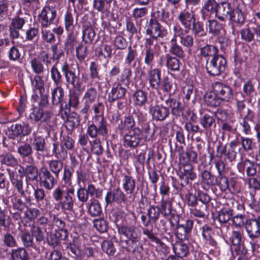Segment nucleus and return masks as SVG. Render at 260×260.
<instances>
[{
	"label": "nucleus",
	"instance_id": "nucleus-40",
	"mask_svg": "<svg viewBox=\"0 0 260 260\" xmlns=\"http://www.w3.org/2000/svg\"><path fill=\"white\" fill-rule=\"evenodd\" d=\"M204 101L206 104L210 107L219 106L221 102L213 90L206 93L204 95Z\"/></svg>",
	"mask_w": 260,
	"mask_h": 260
},
{
	"label": "nucleus",
	"instance_id": "nucleus-12",
	"mask_svg": "<svg viewBox=\"0 0 260 260\" xmlns=\"http://www.w3.org/2000/svg\"><path fill=\"white\" fill-rule=\"evenodd\" d=\"M215 168L218 171V176L215 179V184H216L221 190L225 191L229 189V179L224 175L225 169V162L220 160L215 161Z\"/></svg>",
	"mask_w": 260,
	"mask_h": 260
},
{
	"label": "nucleus",
	"instance_id": "nucleus-29",
	"mask_svg": "<svg viewBox=\"0 0 260 260\" xmlns=\"http://www.w3.org/2000/svg\"><path fill=\"white\" fill-rule=\"evenodd\" d=\"M199 176L201 178V184L205 189L208 190L215 185V176L207 170L201 172Z\"/></svg>",
	"mask_w": 260,
	"mask_h": 260
},
{
	"label": "nucleus",
	"instance_id": "nucleus-63",
	"mask_svg": "<svg viewBox=\"0 0 260 260\" xmlns=\"http://www.w3.org/2000/svg\"><path fill=\"white\" fill-rule=\"evenodd\" d=\"M192 29L193 34L196 36H205L207 35V31L206 29L205 30L203 26V24L200 21H194V23H192Z\"/></svg>",
	"mask_w": 260,
	"mask_h": 260
},
{
	"label": "nucleus",
	"instance_id": "nucleus-62",
	"mask_svg": "<svg viewBox=\"0 0 260 260\" xmlns=\"http://www.w3.org/2000/svg\"><path fill=\"white\" fill-rule=\"evenodd\" d=\"M51 77L56 85H61L62 82V77L56 65H53L50 70Z\"/></svg>",
	"mask_w": 260,
	"mask_h": 260
},
{
	"label": "nucleus",
	"instance_id": "nucleus-15",
	"mask_svg": "<svg viewBox=\"0 0 260 260\" xmlns=\"http://www.w3.org/2000/svg\"><path fill=\"white\" fill-rule=\"evenodd\" d=\"M146 34L154 38H163L167 34V30L162 29L157 20L151 18L146 25Z\"/></svg>",
	"mask_w": 260,
	"mask_h": 260
},
{
	"label": "nucleus",
	"instance_id": "nucleus-9",
	"mask_svg": "<svg viewBox=\"0 0 260 260\" xmlns=\"http://www.w3.org/2000/svg\"><path fill=\"white\" fill-rule=\"evenodd\" d=\"M1 171L4 172V173L1 172V184L4 183L5 181V178H2V177L5 174L8 175L12 184L16 188L17 191L22 197H24L25 195V191L23 187L22 175L19 176L9 168H6L5 169L3 168V167H1Z\"/></svg>",
	"mask_w": 260,
	"mask_h": 260
},
{
	"label": "nucleus",
	"instance_id": "nucleus-50",
	"mask_svg": "<svg viewBox=\"0 0 260 260\" xmlns=\"http://www.w3.org/2000/svg\"><path fill=\"white\" fill-rule=\"evenodd\" d=\"M173 250L175 254L180 257H183L188 253V247L182 242H177L173 246Z\"/></svg>",
	"mask_w": 260,
	"mask_h": 260
},
{
	"label": "nucleus",
	"instance_id": "nucleus-28",
	"mask_svg": "<svg viewBox=\"0 0 260 260\" xmlns=\"http://www.w3.org/2000/svg\"><path fill=\"white\" fill-rule=\"evenodd\" d=\"M116 3L115 0H93V7L98 12L110 13L113 10L112 4Z\"/></svg>",
	"mask_w": 260,
	"mask_h": 260
},
{
	"label": "nucleus",
	"instance_id": "nucleus-19",
	"mask_svg": "<svg viewBox=\"0 0 260 260\" xmlns=\"http://www.w3.org/2000/svg\"><path fill=\"white\" fill-rule=\"evenodd\" d=\"M125 201V195L119 187H116L108 191L105 197L107 205L111 204L114 202L120 204Z\"/></svg>",
	"mask_w": 260,
	"mask_h": 260
},
{
	"label": "nucleus",
	"instance_id": "nucleus-5",
	"mask_svg": "<svg viewBox=\"0 0 260 260\" xmlns=\"http://www.w3.org/2000/svg\"><path fill=\"white\" fill-rule=\"evenodd\" d=\"M226 61L221 55L207 59L206 69L207 72L211 76H218L223 72L225 69Z\"/></svg>",
	"mask_w": 260,
	"mask_h": 260
},
{
	"label": "nucleus",
	"instance_id": "nucleus-34",
	"mask_svg": "<svg viewBox=\"0 0 260 260\" xmlns=\"http://www.w3.org/2000/svg\"><path fill=\"white\" fill-rule=\"evenodd\" d=\"M66 117L65 126L71 133L80 124L79 116L76 112H72L69 115L66 114Z\"/></svg>",
	"mask_w": 260,
	"mask_h": 260
},
{
	"label": "nucleus",
	"instance_id": "nucleus-25",
	"mask_svg": "<svg viewBox=\"0 0 260 260\" xmlns=\"http://www.w3.org/2000/svg\"><path fill=\"white\" fill-rule=\"evenodd\" d=\"M245 19L246 16L244 12L239 7L233 9L229 16V20L232 23L239 26H242L245 23Z\"/></svg>",
	"mask_w": 260,
	"mask_h": 260
},
{
	"label": "nucleus",
	"instance_id": "nucleus-38",
	"mask_svg": "<svg viewBox=\"0 0 260 260\" xmlns=\"http://www.w3.org/2000/svg\"><path fill=\"white\" fill-rule=\"evenodd\" d=\"M200 55L202 57L209 59L219 55L218 49L215 46L207 45L201 48Z\"/></svg>",
	"mask_w": 260,
	"mask_h": 260
},
{
	"label": "nucleus",
	"instance_id": "nucleus-18",
	"mask_svg": "<svg viewBox=\"0 0 260 260\" xmlns=\"http://www.w3.org/2000/svg\"><path fill=\"white\" fill-rule=\"evenodd\" d=\"M218 3L216 0H206L200 11L202 19L206 20L211 18L214 13L216 16Z\"/></svg>",
	"mask_w": 260,
	"mask_h": 260
},
{
	"label": "nucleus",
	"instance_id": "nucleus-11",
	"mask_svg": "<svg viewBox=\"0 0 260 260\" xmlns=\"http://www.w3.org/2000/svg\"><path fill=\"white\" fill-rule=\"evenodd\" d=\"M31 132V127L27 123L12 124L10 126H8L5 130V133L8 137L13 139L21 135L24 136L28 135Z\"/></svg>",
	"mask_w": 260,
	"mask_h": 260
},
{
	"label": "nucleus",
	"instance_id": "nucleus-2",
	"mask_svg": "<svg viewBox=\"0 0 260 260\" xmlns=\"http://www.w3.org/2000/svg\"><path fill=\"white\" fill-rule=\"evenodd\" d=\"M104 109V105L101 102L94 104L91 107L95 114L94 123L89 124L87 129V134L91 138L98 136L105 137L108 135L107 122L103 116Z\"/></svg>",
	"mask_w": 260,
	"mask_h": 260
},
{
	"label": "nucleus",
	"instance_id": "nucleus-36",
	"mask_svg": "<svg viewBox=\"0 0 260 260\" xmlns=\"http://www.w3.org/2000/svg\"><path fill=\"white\" fill-rule=\"evenodd\" d=\"M169 52L176 57L183 58L185 56V52L182 47L177 42V39L172 38L170 42Z\"/></svg>",
	"mask_w": 260,
	"mask_h": 260
},
{
	"label": "nucleus",
	"instance_id": "nucleus-23",
	"mask_svg": "<svg viewBox=\"0 0 260 260\" xmlns=\"http://www.w3.org/2000/svg\"><path fill=\"white\" fill-rule=\"evenodd\" d=\"M51 114L47 111H44L40 107H34L31 109V112L29 115L30 119L36 122H45L50 119Z\"/></svg>",
	"mask_w": 260,
	"mask_h": 260
},
{
	"label": "nucleus",
	"instance_id": "nucleus-4",
	"mask_svg": "<svg viewBox=\"0 0 260 260\" xmlns=\"http://www.w3.org/2000/svg\"><path fill=\"white\" fill-rule=\"evenodd\" d=\"M61 70L63 74L67 84L71 85L75 90L80 91L81 89L82 82L80 78L79 71H76L75 70L71 69L66 61L62 64Z\"/></svg>",
	"mask_w": 260,
	"mask_h": 260
},
{
	"label": "nucleus",
	"instance_id": "nucleus-44",
	"mask_svg": "<svg viewBox=\"0 0 260 260\" xmlns=\"http://www.w3.org/2000/svg\"><path fill=\"white\" fill-rule=\"evenodd\" d=\"M133 99L135 105L143 106L147 102V93L143 90H138L134 93Z\"/></svg>",
	"mask_w": 260,
	"mask_h": 260
},
{
	"label": "nucleus",
	"instance_id": "nucleus-27",
	"mask_svg": "<svg viewBox=\"0 0 260 260\" xmlns=\"http://www.w3.org/2000/svg\"><path fill=\"white\" fill-rule=\"evenodd\" d=\"M34 150L38 155H43L45 150V140L41 136H37L35 133L32 135V138L30 141Z\"/></svg>",
	"mask_w": 260,
	"mask_h": 260
},
{
	"label": "nucleus",
	"instance_id": "nucleus-41",
	"mask_svg": "<svg viewBox=\"0 0 260 260\" xmlns=\"http://www.w3.org/2000/svg\"><path fill=\"white\" fill-rule=\"evenodd\" d=\"M233 210L227 206H224L218 212V218L220 223H227L233 217Z\"/></svg>",
	"mask_w": 260,
	"mask_h": 260
},
{
	"label": "nucleus",
	"instance_id": "nucleus-42",
	"mask_svg": "<svg viewBox=\"0 0 260 260\" xmlns=\"http://www.w3.org/2000/svg\"><path fill=\"white\" fill-rule=\"evenodd\" d=\"M200 123L206 130H210L212 126H216L214 117L209 114H205L200 117Z\"/></svg>",
	"mask_w": 260,
	"mask_h": 260
},
{
	"label": "nucleus",
	"instance_id": "nucleus-48",
	"mask_svg": "<svg viewBox=\"0 0 260 260\" xmlns=\"http://www.w3.org/2000/svg\"><path fill=\"white\" fill-rule=\"evenodd\" d=\"M77 17L75 20L71 12L68 11L64 17L65 28L68 31H72L76 24L77 23Z\"/></svg>",
	"mask_w": 260,
	"mask_h": 260
},
{
	"label": "nucleus",
	"instance_id": "nucleus-13",
	"mask_svg": "<svg viewBox=\"0 0 260 260\" xmlns=\"http://www.w3.org/2000/svg\"><path fill=\"white\" fill-rule=\"evenodd\" d=\"M149 111L153 118L157 121L164 120L170 114L169 108L158 105L156 101L151 102Z\"/></svg>",
	"mask_w": 260,
	"mask_h": 260
},
{
	"label": "nucleus",
	"instance_id": "nucleus-26",
	"mask_svg": "<svg viewBox=\"0 0 260 260\" xmlns=\"http://www.w3.org/2000/svg\"><path fill=\"white\" fill-rule=\"evenodd\" d=\"M127 90L123 87L120 84H118L116 87H113L111 91L108 93V101L113 103L116 100L124 98Z\"/></svg>",
	"mask_w": 260,
	"mask_h": 260
},
{
	"label": "nucleus",
	"instance_id": "nucleus-31",
	"mask_svg": "<svg viewBox=\"0 0 260 260\" xmlns=\"http://www.w3.org/2000/svg\"><path fill=\"white\" fill-rule=\"evenodd\" d=\"M254 114L253 112L247 108L246 114L242 117V121L240 124L242 126L243 132L248 135L251 132V124L253 122Z\"/></svg>",
	"mask_w": 260,
	"mask_h": 260
},
{
	"label": "nucleus",
	"instance_id": "nucleus-58",
	"mask_svg": "<svg viewBox=\"0 0 260 260\" xmlns=\"http://www.w3.org/2000/svg\"><path fill=\"white\" fill-rule=\"evenodd\" d=\"M101 247L103 251L109 256L113 255L116 251L113 242L109 240H104L101 244Z\"/></svg>",
	"mask_w": 260,
	"mask_h": 260
},
{
	"label": "nucleus",
	"instance_id": "nucleus-21",
	"mask_svg": "<svg viewBox=\"0 0 260 260\" xmlns=\"http://www.w3.org/2000/svg\"><path fill=\"white\" fill-rule=\"evenodd\" d=\"M148 80L152 90H159L161 86V71L157 68L150 69L148 72Z\"/></svg>",
	"mask_w": 260,
	"mask_h": 260
},
{
	"label": "nucleus",
	"instance_id": "nucleus-55",
	"mask_svg": "<svg viewBox=\"0 0 260 260\" xmlns=\"http://www.w3.org/2000/svg\"><path fill=\"white\" fill-rule=\"evenodd\" d=\"M96 33L92 27H87L83 31L82 39L85 44H91L93 41Z\"/></svg>",
	"mask_w": 260,
	"mask_h": 260
},
{
	"label": "nucleus",
	"instance_id": "nucleus-14",
	"mask_svg": "<svg viewBox=\"0 0 260 260\" xmlns=\"http://www.w3.org/2000/svg\"><path fill=\"white\" fill-rule=\"evenodd\" d=\"M212 87L221 101L229 102L233 98L232 89L229 86L215 82L213 83Z\"/></svg>",
	"mask_w": 260,
	"mask_h": 260
},
{
	"label": "nucleus",
	"instance_id": "nucleus-53",
	"mask_svg": "<svg viewBox=\"0 0 260 260\" xmlns=\"http://www.w3.org/2000/svg\"><path fill=\"white\" fill-rule=\"evenodd\" d=\"M52 152L55 157L59 159H64L67 156V150L58 143H53Z\"/></svg>",
	"mask_w": 260,
	"mask_h": 260
},
{
	"label": "nucleus",
	"instance_id": "nucleus-16",
	"mask_svg": "<svg viewBox=\"0 0 260 260\" xmlns=\"http://www.w3.org/2000/svg\"><path fill=\"white\" fill-rule=\"evenodd\" d=\"M57 179L48 169L42 168L41 169L40 181L46 189L50 190L53 189Z\"/></svg>",
	"mask_w": 260,
	"mask_h": 260
},
{
	"label": "nucleus",
	"instance_id": "nucleus-24",
	"mask_svg": "<svg viewBox=\"0 0 260 260\" xmlns=\"http://www.w3.org/2000/svg\"><path fill=\"white\" fill-rule=\"evenodd\" d=\"M177 19L184 27L185 33L188 32L191 29L192 23L196 21V18L193 15L185 11L181 12L177 17Z\"/></svg>",
	"mask_w": 260,
	"mask_h": 260
},
{
	"label": "nucleus",
	"instance_id": "nucleus-39",
	"mask_svg": "<svg viewBox=\"0 0 260 260\" xmlns=\"http://www.w3.org/2000/svg\"><path fill=\"white\" fill-rule=\"evenodd\" d=\"M64 96V91L61 85H56L51 92V102L53 105H58L61 104Z\"/></svg>",
	"mask_w": 260,
	"mask_h": 260
},
{
	"label": "nucleus",
	"instance_id": "nucleus-35",
	"mask_svg": "<svg viewBox=\"0 0 260 260\" xmlns=\"http://www.w3.org/2000/svg\"><path fill=\"white\" fill-rule=\"evenodd\" d=\"M136 182L135 179L127 175H124L122 180V187L127 194H132L136 188Z\"/></svg>",
	"mask_w": 260,
	"mask_h": 260
},
{
	"label": "nucleus",
	"instance_id": "nucleus-17",
	"mask_svg": "<svg viewBox=\"0 0 260 260\" xmlns=\"http://www.w3.org/2000/svg\"><path fill=\"white\" fill-rule=\"evenodd\" d=\"M118 233L119 235L125 237L126 240H133L140 239L141 233L135 225H121L117 228Z\"/></svg>",
	"mask_w": 260,
	"mask_h": 260
},
{
	"label": "nucleus",
	"instance_id": "nucleus-49",
	"mask_svg": "<svg viewBox=\"0 0 260 260\" xmlns=\"http://www.w3.org/2000/svg\"><path fill=\"white\" fill-rule=\"evenodd\" d=\"M160 212L159 207L150 205L147 210V216L150 218L152 223L155 224L159 219Z\"/></svg>",
	"mask_w": 260,
	"mask_h": 260
},
{
	"label": "nucleus",
	"instance_id": "nucleus-43",
	"mask_svg": "<svg viewBox=\"0 0 260 260\" xmlns=\"http://www.w3.org/2000/svg\"><path fill=\"white\" fill-rule=\"evenodd\" d=\"M112 49L111 47L107 44H103L95 49L96 55L99 57H103L105 59L110 58L112 55Z\"/></svg>",
	"mask_w": 260,
	"mask_h": 260
},
{
	"label": "nucleus",
	"instance_id": "nucleus-1",
	"mask_svg": "<svg viewBox=\"0 0 260 260\" xmlns=\"http://www.w3.org/2000/svg\"><path fill=\"white\" fill-rule=\"evenodd\" d=\"M135 115L138 119V124L141 126V128L136 126L133 115L125 116L123 119L118 114H114L112 117V122L115 125L116 132L123 137V144L125 148H135L139 146L142 140V134L146 141L152 140L154 136L155 129L151 127L146 115L138 112Z\"/></svg>",
	"mask_w": 260,
	"mask_h": 260
},
{
	"label": "nucleus",
	"instance_id": "nucleus-57",
	"mask_svg": "<svg viewBox=\"0 0 260 260\" xmlns=\"http://www.w3.org/2000/svg\"><path fill=\"white\" fill-rule=\"evenodd\" d=\"M161 213L165 217H168L170 215L174 214L173 211L171 203L169 201L162 200L160 202L159 207Z\"/></svg>",
	"mask_w": 260,
	"mask_h": 260
},
{
	"label": "nucleus",
	"instance_id": "nucleus-61",
	"mask_svg": "<svg viewBox=\"0 0 260 260\" xmlns=\"http://www.w3.org/2000/svg\"><path fill=\"white\" fill-rule=\"evenodd\" d=\"M17 152L22 158L29 157L32 153V148L29 144L24 143L19 146Z\"/></svg>",
	"mask_w": 260,
	"mask_h": 260
},
{
	"label": "nucleus",
	"instance_id": "nucleus-64",
	"mask_svg": "<svg viewBox=\"0 0 260 260\" xmlns=\"http://www.w3.org/2000/svg\"><path fill=\"white\" fill-rule=\"evenodd\" d=\"M12 257L13 260H27L28 254L24 248H19L12 251Z\"/></svg>",
	"mask_w": 260,
	"mask_h": 260
},
{
	"label": "nucleus",
	"instance_id": "nucleus-6",
	"mask_svg": "<svg viewBox=\"0 0 260 260\" xmlns=\"http://www.w3.org/2000/svg\"><path fill=\"white\" fill-rule=\"evenodd\" d=\"M56 17V8L50 5V3L46 2V5L38 15V19L41 27H48L54 23Z\"/></svg>",
	"mask_w": 260,
	"mask_h": 260
},
{
	"label": "nucleus",
	"instance_id": "nucleus-46",
	"mask_svg": "<svg viewBox=\"0 0 260 260\" xmlns=\"http://www.w3.org/2000/svg\"><path fill=\"white\" fill-rule=\"evenodd\" d=\"M62 236H63L62 234L56 231L54 234L52 233H47L46 240L48 244L52 247L55 248L59 244L60 239H64V238H62Z\"/></svg>",
	"mask_w": 260,
	"mask_h": 260
},
{
	"label": "nucleus",
	"instance_id": "nucleus-52",
	"mask_svg": "<svg viewBox=\"0 0 260 260\" xmlns=\"http://www.w3.org/2000/svg\"><path fill=\"white\" fill-rule=\"evenodd\" d=\"M242 165L247 176H253L256 174L257 166L256 163L247 159L243 162Z\"/></svg>",
	"mask_w": 260,
	"mask_h": 260
},
{
	"label": "nucleus",
	"instance_id": "nucleus-45",
	"mask_svg": "<svg viewBox=\"0 0 260 260\" xmlns=\"http://www.w3.org/2000/svg\"><path fill=\"white\" fill-rule=\"evenodd\" d=\"M30 233L33 239L35 238L37 246L41 245L42 243H45L44 233L40 228L32 225L30 228Z\"/></svg>",
	"mask_w": 260,
	"mask_h": 260
},
{
	"label": "nucleus",
	"instance_id": "nucleus-56",
	"mask_svg": "<svg viewBox=\"0 0 260 260\" xmlns=\"http://www.w3.org/2000/svg\"><path fill=\"white\" fill-rule=\"evenodd\" d=\"M21 239L23 242V245L25 247L37 248L36 243L34 242L33 237L31 233L28 232H24L21 234Z\"/></svg>",
	"mask_w": 260,
	"mask_h": 260
},
{
	"label": "nucleus",
	"instance_id": "nucleus-47",
	"mask_svg": "<svg viewBox=\"0 0 260 260\" xmlns=\"http://www.w3.org/2000/svg\"><path fill=\"white\" fill-rule=\"evenodd\" d=\"M97 138L98 137L94 138L95 139L89 141L90 150L93 154L100 156L104 152V148L100 139Z\"/></svg>",
	"mask_w": 260,
	"mask_h": 260
},
{
	"label": "nucleus",
	"instance_id": "nucleus-32",
	"mask_svg": "<svg viewBox=\"0 0 260 260\" xmlns=\"http://www.w3.org/2000/svg\"><path fill=\"white\" fill-rule=\"evenodd\" d=\"M24 171L27 185L30 182H38V169L37 167L33 165H27Z\"/></svg>",
	"mask_w": 260,
	"mask_h": 260
},
{
	"label": "nucleus",
	"instance_id": "nucleus-54",
	"mask_svg": "<svg viewBox=\"0 0 260 260\" xmlns=\"http://www.w3.org/2000/svg\"><path fill=\"white\" fill-rule=\"evenodd\" d=\"M181 62L180 60L175 57L167 56L166 66L168 70L176 72L180 70Z\"/></svg>",
	"mask_w": 260,
	"mask_h": 260
},
{
	"label": "nucleus",
	"instance_id": "nucleus-30",
	"mask_svg": "<svg viewBox=\"0 0 260 260\" xmlns=\"http://www.w3.org/2000/svg\"><path fill=\"white\" fill-rule=\"evenodd\" d=\"M246 231L248 235H260V216L257 218L247 220L245 225Z\"/></svg>",
	"mask_w": 260,
	"mask_h": 260
},
{
	"label": "nucleus",
	"instance_id": "nucleus-8",
	"mask_svg": "<svg viewBox=\"0 0 260 260\" xmlns=\"http://www.w3.org/2000/svg\"><path fill=\"white\" fill-rule=\"evenodd\" d=\"M193 221L187 219L185 220L178 219L177 225L175 228V234L176 237L181 240H187L191 234L193 228Z\"/></svg>",
	"mask_w": 260,
	"mask_h": 260
},
{
	"label": "nucleus",
	"instance_id": "nucleus-60",
	"mask_svg": "<svg viewBox=\"0 0 260 260\" xmlns=\"http://www.w3.org/2000/svg\"><path fill=\"white\" fill-rule=\"evenodd\" d=\"M41 35L43 40L49 44L54 43L55 41V35L52 31L47 27H41Z\"/></svg>",
	"mask_w": 260,
	"mask_h": 260
},
{
	"label": "nucleus",
	"instance_id": "nucleus-33",
	"mask_svg": "<svg viewBox=\"0 0 260 260\" xmlns=\"http://www.w3.org/2000/svg\"><path fill=\"white\" fill-rule=\"evenodd\" d=\"M205 23L206 29L212 36H217L220 34L223 28L222 24L218 22L215 19L211 18L206 19Z\"/></svg>",
	"mask_w": 260,
	"mask_h": 260
},
{
	"label": "nucleus",
	"instance_id": "nucleus-37",
	"mask_svg": "<svg viewBox=\"0 0 260 260\" xmlns=\"http://www.w3.org/2000/svg\"><path fill=\"white\" fill-rule=\"evenodd\" d=\"M49 171L52 172L56 179H58L59 175L63 168V163L61 159H52L48 162Z\"/></svg>",
	"mask_w": 260,
	"mask_h": 260
},
{
	"label": "nucleus",
	"instance_id": "nucleus-51",
	"mask_svg": "<svg viewBox=\"0 0 260 260\" xmlns=\"http://www.w3.org/2000/svg\"><path fill=\"white\" fill-rule=\"evenodd\" d=\"M235 100L236 101L237 112L242 117L244 110H246V105L244 103L245 97L242 92H237L236 94ZM247 109H246L247 110Z\"/></svg>",
	"mask_w": 260,
	"mask_h": 260
},
{
	"label": "nucleus",
	"instance_id": "nucleus-7",
	"mask_svg": "<svg viewBox=\"0 0 260 260\" xmlns=\"http://www.w3.org/2000/svg\"><path fill=\"white\" fill-rule=\"evenodd\" d=\"M159 38L150 36L145 39V50L144 53V63L151 67L153 64L156 47H159L157 40Z\"/></svg>",
	"mask_w": 260,
	"mask_h": 260
},
{
	"label": "nucleus",
	"instance_id": "nucleus-20",
	"mask_svg": "<svg viewBox=\"0 0 260 260\" xmlns=\"http://www.w3.org/2000/svg\"><path fill=\"white\" fill-rule=\"evenodd\" d=\"M140 239L125 240L122 242L124 243L123 247L128 252L134 254L141 255L144 250L143 245L140 241Z\"/></svg>",
	"mask_w": 260,
	"mask_h": 260
},
{
	"label": "nucleus",
	"instance_id": "nucleus-3",
	"mask_svg": "<svg viewBox=\"0 0 260 260\" xmlns=\"http://www.w3.org/2000/svg\"><path fill=\"white\" fill-rule=\"evenodd\" d=\"M75 189L71 187L64 190L63 187H56L52 193L53 200L58 203V206L64 211H72L73 210L75 194Z\"/></svg>",
	"mask_w": 260,
	"mask_h": 260
},
{
	"label": "nucleus",
	"instance_id": "nucleus-10",
	"mask_svg": "<svg viewBox=\"0 0 260 260\" xmlns=\"http://www.w3.org/2000/svg\"><path fill=\"white\" fill-rule=\"evenodd\" d=\"M242 233L240 231H233L230 238V242L232 244L231 251L233 255H246L247 253V249L244 245L241 243Z\"/></svg>",
	"mask_w": 260,
	"mask_h": 260
},
{
	"label": "nucleus",
	"instance_id": "nucleus-22",
	"mask_svg": "<svg viewBox=\"0 0 260 260\" xmlns=\"http://www.w3.org/2000/svg\"><path fill=\"white\" fill-rule=\"evenodd\" d=\"M233 10L231 4L228 1L220 2L218 3L215 17L221 21H225L227 16H230Z\"/></svg>",
	"mask_w": 260,
	"mask_h": 260
},
{
	"label": "nucleus",
	"instance_id": "nucleus-59",
	"mask_svg": "<svg viewBox=\"0 0 260 260\" xmlns=\"http://www.w3.org/2000/svg\"><path fill=\"white\" fill-rule=\"evenodd\" d=\"M30 66L32 71L37 75L43 73L45 71L43 64L39 58H33L30 61Z\"/></svg>",
	"mask_w": 260,
	"mask_h": 260
}]
</instances>
